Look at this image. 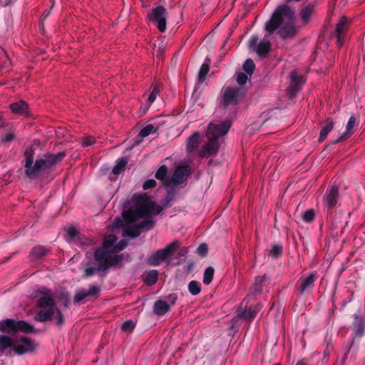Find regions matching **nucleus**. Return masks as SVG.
<instances>
[{
    "label": "nucleus",
    "mask_w": 365,
    "mask_h": 365,
    "mask_svg": "<svg viewBox=\"0 0 365 365\" xmlns=\"http://www.w3.org/2000/svg\"><path fill=\"white\" fill-rule=\"evenodd\" d=\"M300 28V26L297 25L295 9L287 4L278 5L264 24L266 36L278 30L277 34L282 40L294 38Z\"/></svg>",
    "instance_id": "nucleus-1"
},
{
    "label": "nucleus",
    "mask_w": 365,
    "mask_h": 365,
    "mask_svg": "<svg viewBox=\"0 0 365 365\" xmlns=\"http://www.w3.org/2000/svg\"><path fill=\"white\" fill-rule=\"evenodd\" d=\"M133 205L123 213L127 223H133L138 219L150 215H159L163 207L150 200L147 194H135L132 197Z\"/></svg>",
    "instance_id": "nucleus-2"
},
{
    "label": "nucleus",
    "mask_w": 365,
    "mask_h": 365,
    "mask_svg": "<svg viewBox=\"0 0 365 365\" xmlns=\"http://www.w3.org/2000/svg\"><path fill=\"white\" fill-rule=\"evenodd\" d=\"M36 305L40 309L35 314L34 319L44 323L51 321L56 315V325L61 328L64 324L62 312L57 307L55 299L50 292H43L37 299Z\"/></svg>",
    "instance_id": "nucleus-3"
},
{
    "label": "nucleus",
    "mask_w": 365,
    "mask_h": 365,
    "mask_svg": "<svg viewBox=\"0 0 365 365\" xmlns=\"http://www.w3.org/2000/svg\"><path fill=\"white\" fill-rule=\"evenodd\" d=\"M350 328L352 331V339L346 346V350L342 359L343 361L346 360L350 350L354 347L355 344L359 343L361 339L365 335V317L361 314H354Z\"/></svg>",
    "instance_id": "nucleus-4"
},
{
    "label": "nucleus",
    "mask_w": 365,
    "mask_h": 365,
    "mask_svg": "<svg viewBox=\"0 0 365 365\" xmlns=\"http://www.w3.org/2000/svg\"><path fill=\"white\" fill-rule=\"evenodd\" d=\"M66 155V152L62 151L58 154L48 153L45 155L44 158L37 159L34 165V169L29 170L28 177L31 179L35 178L40 170L48 169L58 164L63 160Z\"/></svg>",
    "instance_id": "nucleus-5"
},
{
    "label": "nucleus",
    "mask_w": 365,
    "mask_h": 365,
    "mask_svg": "<svg viewBox=\"0 0 365 365\" xmlns=\"http://www.w3.org/2000/svg\"><path fill=\"white\" fill-rule=\"evenodd\" d=\"M94 258L99 264V269H108L119 264L123 259V255H111L108 250L101 247L96 250Z\"/></svg>",
    "instance_id": "nucleus-6"
},
{
    "label": "nucleus",
    "mask_w": 365,
    "mask_h": 365,
    "mask_svg": "<svg viewBox=\"0 0 365 365\" xmlns=\"http://www.w3.org/2000/svg\"><path fill=\"white\" fill-rule=\"evenodd\" d=\"M180 245V242L178 240H175L168 245L164 249L157 250L149 257L148 263L151 266L158 267L164 261L170 262V257L177 252Z\"/></svg>",
    "instance_id": "nucleus-7"
},
{
    "label": "nucleus",
    "mask_w": 365,
    "mask_h": 365,
    "mask_svg": "<svg viewBox=\"0 0 365 365\" xmlns=\"http://www.w3.org/2000/svg\"><path fill=\"white\" fill-rule=\"evenodd\" d=\"M241 92L242 89L238 87H223L221 91L222 101L220 103V108L225 109L230 105H237L240 102Z\"/></svg>",
    "instance_id": "nucleus-8"
},
{
    "label": "nucleus",
    "mask_w": 365,
    "mask_h": 365,
    "mask_svg": "<svg viewBox=\"0 0 365 365\" xmlns=\"http://www.w3.org/2000/svg\"><path fill=\"white\" fill-rule=\"evenodd\" d=\"M36 348L35 341L27 336L14 337L11 351L19 356L33 353Z\"/></svg>",
    "instance_id": "nucleus-9"
},
{
    "label": "nucleus",
    "mask_w": 365,
    "mask_h": 365,
    "mask_svg": "<svg viewBox=\"0 0 365 365\" xmlns=\"http://www.w3.org/2000/svg\"><path fill=\"white\" fill-rule=\"evenodd\" d=\"M339 197V187L336 185H332L329 187L323 197L322 202L324 205V208L327 210V215L330 217L332 215L333 210L337 205Z\"/></svg>",
    "instance_id": "nucleus-10"
},
{
    "label": "nucleus",
    "mask_w": 365,
    "mask_h": 365,
    "mask_svg": "<svg viewBox=\"0 0 365 365\" xmlns=\"http://www.w3.org/2000/svg\"><path fill=\"white\" fill-rule=\"evenodd\" d=\"M232 123L230 120H225L218 124L210 123L208 125L206 136L207 138L217 139L225 135L230 129Z\"/></svg>",
    "instance_id": "nucleus-11"
},
{
    "label": "nucleus",
    "mask_w": 365,
    "mask_h": 365,
    "mask_svg": "<svg viewBox=\"0 0 365 365\" xmlns=\"http://www.w3.org/2000/svg\"><path fill=\"white\" fill-rule=\"evenodd\" d=\"M305 83L304 76L299 74L296 69L290 73V84L288 87L287 94L289 98H294L300 91L302 86Z\"/></svg>",
    "instance_id": "nucleus-12"
},
{
    "label": "nucleus",
    "mask_w": 365,
    "mask_h": 365,
    "mask_svg": "<svg viewBox=\"0 0 365 365\" xmlns=\"http://www.w3.org/2000/svg\"><path fill=\"white\" fill-rule=\"evenodd\" d=\"M166 14L167 11L163 6H158L152 9V12L149 16L151 21L156 23L158 30L163 33L166 30Z\"/></svg>",
    "instance_id": "nucleus-13"
},
{
    "label": "nucleus",
    "mask_w": 365,
    "mask_h": 365,
    "mask_svg": "<svg viewBox=\"0 0 365 365\" xmlns=\"http://www.w3.org/2000/svg\"><path fill=\"white\" fill-rule=\"evenodd\" d=\"M101 292V287L96 285H90L88 290L81 288L76 291L73 297V302L78 303L83 300H89L90 298L96 299L100 297Z\"/></svg>",
    "instance_id": "nucleus-14"
},
{
    "label": "nucleus",
    "mask_w": 365,
    "mask_h": 365,
    "mask_svg": "<svg viewBox=\"0 0 365 365\" xmlns=\"http://www.w3.org/2000/svg\"><path fill=\"white\" fill-rule=\"evenodd\" d=\"M190 175V168L188 165H180L176 168L170 178V185H180L187 180Z\"/></svg>",
    "instance_id": "nucleus-15"
},
{
    "label": "nucleus",
    "mask_w": 365,
    "mask_h": 365,
    "mask_svg": "<svg viewBox=\"0 0 365 365\" xmlns=\"http://www.w3.org/2000/svg\"><path fill=\"white\" fill-rule=\"evenodd\" d=\"M208 142L200 150V156L208 158L215 155L219 150L220 145L217 139L207 138Z\"/></svg>",
    "instance_id": "nucleus-16"
},
{
    "label": "nucleus",
    "mask_w": 365,
    "mask_h": 365,
    "mask_svg": "<svg viewBox=\"0 0 365 365\" xmlns=\"http://www.w3.org/2000/svg\"><path fill=\"white\" fill-rule=\"evenodd\" d=\"M315 4L309 3L302 6L299 11V16L302 20V26H307L311 21L313 14H314Z\"/></svg>",
    "instance_id": "nucleus-17"
},
{
    "label": "nucleus",
    "mask_w": 365,
    "mask_h": 365,
    "mask_svg": "<svg viewBox=\"0 0 365 365\" xmlns=\"http://www.w3.org/2000/svg\"><path fill=\"white\" fill-rule=\"evenodd\" d=\"M317 279L316 274L310 273L307 277L301 278L300 283L296 284V291L299 296H302L304 293L313 284Z\"/></svg>",
    "instance_id": "nucleus-18"
},
{
    "label": "nucleus",
    "mask_w": 365,
    "mask_h": 365,
    "mask_svg": "<svg viewBox=\"0 0 365 365\" xmlns=\"http://www.w3.org/2000/svg\"><path fill=\"white\" fill-rule=\"evenodd\" d=\"M0 334L11 336L16 334V320L5 319L0 321Z\"/></svg>",
    "instance_id": "nucleus-19"
},
{
    "label": "nucleus",
    "mask_w": 365,
    "mask_h": 365,
    "mask_svg": "<svg viewBox=\"0 0 365 365\" xmlns=\"http://www.w3.org/2000/svg\"><path fill=\"white\" fill-rule=\"evenodd\" d=\"M357 119L355 116L352 115L349 118L346 125V130L336 140L334 141V144L339 143L346 140L351 136L354 132V127L358 125Z\"/></svg>",
    "instance_id": "nucleus-20"
},
{
    "label": "nucleus",
    "mask_w": 365,
    "mask_h": 365,
    "mask_svg": "<svg viewBox=\"0 0 365 365\" xmlns=\"http://www.w3.org/2000/svg\"><path fill=\"white\" fill-rule=\"evenodd\" d=\"M13 345L14 337L4 334H0V356H2L8 349H10V351L6 352V356H11Z\"/></svg>",
    "instance_id": "nucleus-21"
},
{
    "label": "nucleus",
    "mask_w": 365,
    "mask_h": 365,
    "mask_svg": "<svg viewBox=\"0 0 365 365\" xmlns=\"http://www.w3.org/2000/svg\"><path fill=\"white\" fill-rule=\"evenodd\" d=\"M348 19L343 16L341 17L339 23L336 24V33L337 36V43L339 46H341L344 43V33L347 29Z\"/></svg>",
    "instance_id": "nucleus-22"
},
{
    "label": "nucleus",
    "mask_w": 365,
    "mask_h": 365,
    "mask_svg": "<svg viewBox=\"0 0 365 365\" xmlns=\"http://www.w3.org/2000/svg\"><path fill=\"white\" fill-rule=\"evenodd\" d=\"M11 111L17 115H29V106L24 101L13 103L9 106Z\"/></svg>",
    "instance_id": "nucleus-23"
},
{
    "label": "nucleus",
    "mask_w": 365,
    "mask_h": 365,
    "mask_svg": "<svg viewBox=\"0 0 365 365\" xmlns=\"http://www.w3.org/2000/svg\"><path fill=\"white\" fill-rule=\"evenodd\" d=\"M272 48L270 41L266 38L261 41L255 48V51L260 57H267Z\"/></svg>",
    "instance_id": "nucleus-24"
},
{
    "label": "nucleus",
    "mask_w": 365,
    "mask_h": 365,
    "mask_svg": "<svg viewBox=\"0 0 365 365\" xmlns=\"http://www.w3.org/2000/svg\"><path fill=\"white\" fill-rule=\"evenodd\" d=\"M258 310L257 307L250 306L248 309L242 310V309L238 310V317L243 319L247 322H252L256 317Z\"/></svg>",
    "instance_id": "nucleus-25"
},
{
    "label": "nucleus",
    "mask_w": 365,
    "mask_h": 365,
    "mask_svg": "<svg viewBox=\"0 0 365 365\" xmlns=\"http://www.w3.org/2000/svg\"><path fill=\"white\" fill-rule=\"evenodd\" d=\"M170 309V304L163 300H157L153 304V313L156 316H163Z\"/></svg>",
    "instance_id": "nucleus-26"
},
{
    "label": "nucleus",
    "mask_w": 365,
    "mask_h": 365,
    "mask_svg": "<svg viewBox=\"0 0 365 365\" xmlns=\"http://www.w3.org/2000/svg\"><path fill=\"white\" fill-rule=\"evenodd\" d=\"M168 167L165 165H161L155 173V177L162 181L165 187L170 185V178L167 177Z\"/></svg>",
    "instance_id": "nucleus-27"
},
{
    "label": "nucleus",
    "mask_w": 365,
    "mask_h": 365,
    "mask_svg": "<svg viewBox=\"0 0 365 365\" xmlns=\"http://www.w3.org/2000/svg\"><path fill=\"white\" fill-rule=\"evenodd\" d=\"M334 125V123L331 118H327L326 120V124L322 128L318 141L319 143L323 142L327 135L332 130Z\"/></svg>",
    "instance_id": "nucleus-28"
},
{
    "label": "nucleus",
    "mask_w": 365,
    "mask_h": 365,
    "mask_svg": "<svg viewBox=\"0 0 365 365\" xmlns=\"http://www.w3.org/2000/svg\"><path fill=\"white\" fill-rule=\"evenodd\" d=\"M34 150L32 148H27L25 150L24 155L26 157V162H25V168L26 171L25 173L26 176L28 177V173H29V170L34 169Z\"/></svg>",
    "instance_id": "nucleus-29"
},
{
    "label": "nucleus",
    "mask_w": 365,
    "mask_h": 365,
    "mask_svg": "<svg viewBox=\"0 0 365 365\" xmlns=\"http://www.w3.org/2000/svg\"><path fill=\"white\" fill-rule=\"evenodd\" d=\"M200 144V134L197 132L194 133L188 138L187 144V151L189 153L196 150Z\"/></svg>",
    "instance_id": "nucleus-30"
},
{
    "label": "nucleus",
    "mask_w": 365,
    "mask_h": 365,
    "mask_svg": "<svg viewBox=\"0 0 365 365\" xmlns=\"http://www.w3.org/2000/svg\"><path fill=\"white\" fill-rule=\"evenodd\" d=\"M50 251H51L50 249H48L44 246L38 245V246L34 247L31 250L30 255L34 259H41L43 257L46 256V255H48V253Z\"/></svg>",
    "instance_id": "nucleus-31"
},
{
    "label": "nucleus",
    "mask_w": 365,
    "mask_h": 365,
    "mask_svg": "<svg viewBox=\"0 0 365 365\" xmlns=\"http://www.w3.org/2000/svg\"><path fill=\"white\" fill-rule=\"evenodd\" d=\"M34 331L33 325L24 320H16V333L21 331L25 334L32 333Z\"/></svg>",
    "instance_id": "nucleus-32"
},
{
    "label": "nucleus",
    "mask_w": 365,
    "mask_h": 365,
    "mask_svg": "<svg viewBox=\"0 0 365 365\" xmlns=\"http://www.w3.org/2000/svg\"><path fill=\"white\" fill-rule=\"evenodd\" d=\"M143 218H144V220L138 225L140 230H151L155 225V221L153 219L152 215L145 216Z\"/></svg>",
    "instance_id": "nucleus-33"
},
{
    "label": "nucleus",
    "mask_w": 365,
    "mask_h": 365,
    "mask_svg": "<svg viewBox=\"0 0 365 365\" xmlns=\"http://www.w3.org/2000/svg\"><path fill=\"white\" fill-rule=\"evenodd\" d=\"M266 279V275L258 276L255 278V282L251 288V292L254 294H260L262 292V287Z\"/></svg>",
    "instance_id": "nucleus-34"
},
{
    "label": "nucleus",
    "mask_w": 365,
    "mask_h": 365,
    "mask_svg": "<svg viewBox=\"0 0 365 365\" xmlns=\"http://www.w3.org/2000/svg\"><path fill=\"white\" fill-rule=\"evenodd\" d=\"M158 279V270L153 269L147 272L145 274L144 282L148 286H153L156 283Z\"/></svg>",
    "instance_id": "nucleus-35"
},
{
    "label": "nucleus",
    "mask_w": 365,
    "mask_h": 365,
    "mask_svg": "<svg viewBox=\"0 0 365 365\" xmlns=\"http://www.w3.org/2000/svg\"><path fill=\"white\" fill-rule=\"evenodd\" d=\"M140 233L141 230L138 225L127 227L123 230V236L125 237H130L133 238H135L140 236Z\"/></svg>",
    "instance_id": "nucleus-36"
},
{
    "label": "nucleus",
    "mask_w": 365,
    "mask_h": 365,
    "mask_svg": "<svg viewBox=\"0 0 365 365\" xmlns=\"http://www.w3.org/2000/svg\"><path fill=\"white\" fill-rule=\"evenodd\" d=\"M127 163L128 161L125 158L118 159L115 166L113 168V173L116 175L121 173L125 169Z\"/></svg>",
    "instance_id": "nucleus-37"
},
{
    "label": "nucleus",
    "mask_w": 365,
    "mask_h": 365,
    "mask_svg": "<svg viewBox=\"0 0 365 365\" xmlns=\"http://www.w3.org/2000/svg\"><path fill=\"white\" fill-rule=\"evenodd\" d=\"M117 240L118 238L115 235H109L104 238L102 247L112 252V249L115 246Z\"/></svg>",
    "instance_id": "nucleus-38"
},
{
    "label": "nucleus",
    "mask_w": 365,
    "mask_h": 365,
    "mask_svg": "<svg viewBox=\"0 0 365 365\" xmlns=\"http://www.w3.org/2000/svg\"><path fill=\"white\" fill-rule=\"evenodd\" d=\"M210 71V64L205 61L199 71L197 81L199 83H202L205 81L206 76Z\"/></svg>",
    "instance_id": "nucleus-39"
},
{
    "label": "nucleus",
    "mask_w": 365,
    "mask_h": 365,
    "mask_svg": "<svg viewBox=\"0 0 365 365\" xmlns=\"http://www.w3.org/2000/svg\"><path fill=\"white\" fill-rule=\"evenodd\" d=\"M188 291L192 295H197L201 292V284L198 281L192 280L188 283Z\"/></svg>",
    "instance_id": "nucleus-40"
},
{
    "label": "nucleus",
    "mask_w": 365,
    "mask_h": 365,
    "mask_svg": "<svg viewBox=\"0 0 365 365\" xmlns=\"http://www.w3.org/2000/svg\"><path fill=\"white\" fill-rule=\"evenodd\" d=\"M215 269L212 267L210 266L207 267L203 274V283L206 285H209L213 279Z\"/></svg>",
    "instance_id": "nucleus-41"
},
{
    "label": "nucleus",
    "mask_w": 365,
    "mask_h": 365,
    "mask_svg": "<svg viewBox=\"0 0 365 365\" xmlns=\"http://www.w3.org/2000/svg\"><path fill=\"white\" fill-rule=\"evenodd\" d=\"M242 68L247 74L251 76L255 70V64L253 60L251 58H247L245 61L242 66Z\"/></svg>",
    "instance_id": "nucleus-42"
},
{
    "label": "nucleus",
    "mask_w": 365,
    "mask_h": 365,
    "mask_svg": "<svg viewBox=\"0 0 365 365\" xmlns=\"http://www.w3.org/2000/svg\"><path fill=\"white\" fill-rule=\"evenodd\" d=\"M283 253V247L279 244H275L272 246L269 251V255L273 258L279 257Z\"/></svg>",
    "instance_id": "nucleus-43"
},
{
    "label": "nucleus",
    "mask_w": 365,
    "mask_h": 365,
    "mask_svg": "<svg viewBox=\"0 0 365 365\" xmlns=\"http://www.w3.org/2000/svg\"><path fill=\"white\" fill-rule=\"evenodd\" d=\"M156 130L157 129L155 128L153 125L148 124L141 129L138 135L142 138H145L150 135L151 133H155Z\"/></svg>",
    "instance_id": "nucleus-44"
},
{
    "label": "nucleus",
    "mask_w": 365,
    "mask_h": 365,
    "mask_svg": "<svg viewBox=\"0 0 365 365\" xmlns=\"http://www.w3.org/2000/svg\"><path fill=\"white\" fill-rule=\"evenodd\" d=\"M106 269H99V264L96 267H88L85 269L84 273L83 274V278H88L93 276L96 272L98 271H106Z\"/></svg>",
    "instance_id": "nucleus-45"
},
{
    "label": "nucleus",
    "mask_w": 365,
    "mask_h": 365,
    "mask_svg": "<svg viewBox=\"0 0 365 365\" xmlns=\"http://www.w3.org/2000/svg\"><path fill=\"white\" fill-rule=\"evenodd\" d=\"M135 327V323L133 320H127L122 324L121 329L125 332H131Z\"/></svg>",
    "instance_id": "nucleus-46"
},
{
    "label": "nucleus",
    "mask_w": 365,
    "mask_h": 365,
    "mask_svg": "<svg viewBox=\"0 0 365 365\" xmlns=\"http://www.w3.org/2000/svg\"><path fill=\"white\" fill-rule=\"evenodd\" d=\"M174 199V195L171 192H169L163 200V209L167 208L171 206L172 201Z\"/></svg>",
    "instance_id": "nucleus-47"
},
{
    "label": "nucleus",
    "mask_w": 365,
    "mask_h": 365,
    "mask_svg": "<svg viewBox=\"0 0 365 365\" xmlns=\"http://www.w3.org/2000/svg\"><path fill=\"white\" fill-rule=\"evenodd\" d=\"M315 212L312 209L307 210L303 215V220L306 222H311L314 220Z\"/></svg>",
    "instance_id": "nucleus-48"
},
{
    "label": "nucleus",
    "mask_w": 365,
    "mask_h": 365,
    "mask_svg": "<svg viewBox=\"0 0 365 365\" xmlns=\"http://www.w3.org/2000/svg\"><path fill=\"white\" fill-rule=\"evenodd\" d=\"M127 245H128V243L125 240H122L117 244L116 243L115 244V246L112 249V252H118L121 250H123L127 247Z\"/></svg>",
    "instance_id": "nucleus-49"
},
{
    "label": "nucleus",
    "mask_w": 365,
    "mask_h": 365,
    "mask_svg": "<svg viewBox=\"0 0 365 365\" xmlns=\"http://www.w3.org/2000/svg\"><path fill=\"white\" fill-rule=\"evenodd\" d=\"M248 74L246 73H239L237 76V82L240 86H243L246 83L248 79Z\"/></svg>",
    "instance_id": "nucleus-50"
},
{
    "label": "nucleus",
    "mask_w": 365,
    "mask_h": 365,
    "mask_svg": "<svg viewBox=\"0 0 365 365\" xmlns=\"http://www.w3.org/2000/svg\"><path fill=\"white\" fill-rule=\"evenodd\" d=\"M196 252L201 257H205L208 252V247L205 243L200 244L197 247Z\"/></svg>",
    "instance_id": "nucleus-51"
},
{
    "label": "nucleus",
    "mask_w": 365,
    "mask_h": 365,
    "mask_svg": "<svg viewBox=\"0 0 365 365\" xmlns=\"http://www.w3.org/2000/svg\"><path fill=\"white\" fill-rule=\"evenodd\" d=\"M157 185V182L153 179H149L145 181L143 185V187L144 190H148L154 188Z\"/></svg>",
    "instance_id": "nucleus-52"
},
{
    "label": "nucleus",
    "mask_w": 365,
    "mask_h": 365,
    "mask_svg": "<svg viewBox=\"0 0 365 365\" xmlns=\"http://www.w3.org/2000/svg\"><path fill=\"white\" fill-rule=\"evenodd\" d=\"M158 92H159V88H158V87L157 86H155L154 87V88L153 89V91L150 92V93L148 96V101L150 103H153L155 101L156 97H157V94L158 93Z\"/></svg>",
    "instance_id": "nucleus-53"
},
{
    "label": "nucleus",
    "mask_w": 365,
    "mask_h": 365,
    "mask_svg": "<svg viewBox=\"0 0 365 365\" xmlns=\"http://www.w3.org/2000/svg\"><path fill=\"white\" fill-rule=\"evenodd\" d=\"M259 36L257 35H252L249 39L248 43L250 48H256L258 45Z\"/></svg>",
    "instance_id": "nucleus-54"
},
{
    "label": "nucleus",
    "mask_w": 365,
    "mask_h": 365,
    "mask_svg": "<svg viewBox=\"0 0 365 365\" xmlns=\"http://www.w3.org/2000/svg\"><path fill=\"white\" fill-rule=\"evenodd\" d=\"M166 299H167V302L168 303V304H170V307L171 305H173L175 304L176 301L178 300V296L176 294H170L167 297H166Z\"/></svg>",
    "instance_id": "nucleus-55"
},
{
    "label": "nucleus",
    "mask_w": 365,
    "mask_h": 365,
    "mask_svg": "<svg viewBox=\"0 0 365 365\" xmlns=\"http://www.w3.org/2000/svg\"><path fill=\"white\" fill-rule=\"evenodd\" d=\"M95 143V139L91 136H86L83 138L82 143L84 146H90Z\"/></svg>",
    "instance_id": "nucleus-56"
},
{
    "label": "nucleus",
    "mask_w": 365,
    "mask_h": 365,
    "mask_svg": "<svg viewBox=\"0 0 365 365\" xmlns=\"http://www.w3.org/2000/svg\"><path fill=\"white\" fill-rule=\"evenodd\" d=\"M14 139V135L11 133H6L1 138V143H6L12 141Z\"/></svg>",
    "instance_id": "nucleus-57"
},
{
    "label": "nucleus",
    "mask_w": 365,
    "mask_h": 365,
    "mask_svg": "<svg viewBox=\"0 0 365 365\" xmlns=\"http://www.w3.org/2000/svg\"><path fill=\"white\" fill-rule=\"evenodd\" d=\"M67 233H68V235L71 237V238H74L76 237H77L78 232L77 231V230L74 227H68V230H67Z\"/></svg>",
    "instance_id": "nucleus-58"
},
{
    "label": "nucleus",
    "mask_w": 365,
    "mask_h": 365,
    "mask_svg": "<svg viewBox=\"0 0 365 365\" xmlns=\"http://www.w3.org/2000/svg\"><path fill=\"white\" fill-rule=\"evenodd\" d=\"M177 251L178 254L182 257H185L187 254V248L185 247H181L179 250H177Z\"/></svg>",
    "instance_id": "nucleus-59"
},
{
    "label": "nucleus",
    "mask_w": 365,
    "mask_h": 365,
    "mask_svg": "<svg viewBox=\"0 0 365 365\" xmlns=\"http://www.w3.org/2000/svg\"><path fill=\"white\" fill-rule=\"evenodd\" d=\"M194 266H195L194 262H192V261L189 262L187 265V268H186L187 272L190 273L192 271Z\"/></svg>",
    "instance_id": "nucleus-60"
},
{
    "label": "nucleus",
    "mask_w": 365,
    "mask_h": 365,
    "mask_svg": "<svg viewBox=\"0 0 365 365\" xmlns=\"http://www.w3.org/2000/svg\"><path fill=\"white\" fill-rule=\"evenodd\" d=\"M295 365H308V364H307V359H301V360L298 361L296 363V364H295Z\"/></svg>",
    "instance_id": "nucleus-61"
},
{
    "label": "nucleus",
    "mask_w": 365,
    "mask_h": 365,
    "mask_svg": "<svg viewBox=\"0 0 365 365\" xmlns=\"http://www.w3.org/2000/svg\"><path fill=\"white\" fill-rule=\"evenodd\" d=\"M274 365H280V364H274Z\"/></svg>",
    "instance_id": "nucleus-62"
}]
</instances>
